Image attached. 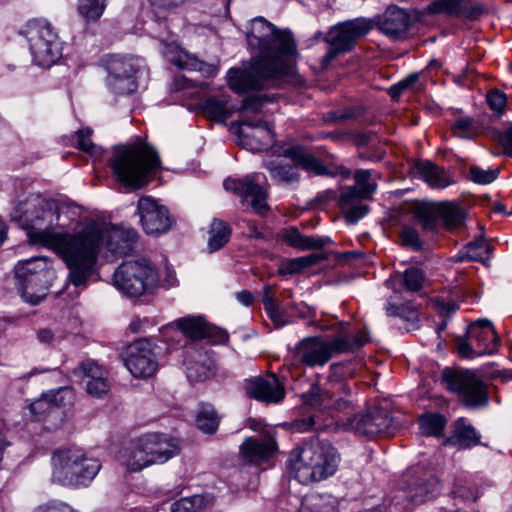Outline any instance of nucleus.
Here are the masks:
<instances>
[{"label": "nucleus", "instance_id": "nucleus-12", "mask_svg": "<svg viewBox=\"0 0 512 512\" xmlns=\"http://www.w3.org/2000/svg\"><path fill=\"white\" fill-rule=\"evenodd\" d=\"M442 379L447 388L456 393L466 406L478 408L487 405V385L473 371L445 368Z\"/></svg>", "mask_w": 512, "mask_h": 512}, {"label": "nucleus", "instance_id": "nucleus-38", "mask_svg": "<svg viewBox=\"0 0 512 512\" xmlns=\"http://www.w3.org/2000/svg\"><path fill=\"white\" fill-rule=\"evenodd\" d=\"M438 215L448 229L459 228L464 224L463 210L453 203H442L438 206Z\"/></svg>", "mask_w": 512, "mask_h": 512}, {"label": "nucleus", "instance_id": "nucleus-42", "mask_svg": "<svg viewBox=\"0 0 512 512\" xmlns=\"http://www.w3.org/2000/svg\"><path fill=\"white\" fill-rule=\"evenodd\" d=\"M262 302L268 317L275 324V326H284L286 321L283 319L280 307L273 296V287L271 285L264 286Z\"/></svg>", "mask_w": 512, "mask_h": 512}, {"label": "nucleus", "instance_id": "nucleus-20", "mask_svg": "<svg viewBox=\"0 0 512 512\" xmlns=\"http://www.w3.org/2000/svg\"><path fill=\"white\" fill-rule=\"evenodd\" d=\"M372 22L366 18H356L341 22L330 29L326 41L336 45L338 50L350 51L357 40L372 29Z\"/></svg>", "mask_w": 512, "mask_h": 512}, {"label": "nucleus", "instance_id": "nucleus-53", "mask_svg": "<svg viewBox=\"0 0 512 512\" xmlns=\"http://www.w3.org/2000/svg\"><path fill=\"white\" fill-rule=\"evenodd\" d=\"M419 74L418 73H412L396 83L395 85L391 86L389 89V95L392 99L396 100L399 98V96L406 90L412 89L414 85L418 82Z\"/></svg>", "mask_w": 512, "mask_h": 512}, {"label": "nucleus", "instance_id": "nucleus-49", "mask_svg": "<svg viewBox=\"0 0 512 512\" xmlns=\"http://www.w3.org/2000/svg\"><path fill=\"white\" fill-rule=\"evenodd\" d=\"M92 130L90 128L80 129L76 133L77 148L91 156L99 157L102 152L99 147L91 141Z\"/></svg>", "mask_w": 512, "mask_h": 512}, {"label": "nucleus", "instance_id": "nucleus-18", "mask_svg": "<svg viewBox=\"0 0 512 512\" xmlns=\"http://www.w3.org/2000/svg\"><path fill=\"white\" fill-rule=\"evenodd\" d=\"M258 175H249L242 179L228 178L223 186L227 191H232L242 198L258 215H265L269 210L267 205V191L258 183Z\"/></svg>", "mask_w": 512, "mask_h": 512}, {"label": "nucleus", "instance_id": "nucleus-22", "mask_svg": "<svg viewBox=\"0 0 512 512\" xmlns=\"http://www.w3.org/2000/svg\"><path fill=\"white\" fill-rule=\"evenodd\" d=\"M73 374L85 384L87 393L92 397L101 398L110 389L107 370L94 360L82 361Z\"/></svg>", "mask_w": 512, "mask_h": 512}, {"label": "nucleus", "instance_id": "nucleus-21", "mask_svg": "<svg viewBox=\"0 0 512 512\" xmlns=\"http://www.w3.org/2000/svg\"><path fill=\"white\" fill-rule=\"evenodd\" d=\"M393 420L389 413L382 408H372L365 414L356 415L350 422L354 432L360 436L369 438L380 434H392Z\"/></svg>", "mask_w": 512, "mask_h": 512}, {"label": "nucleus", "instance_id": "nucleus-13", "mask_svg": "<svg viewBox=\"0 0 512 512\" xmlns=\"http://www.w3.org/2000/svg\"><path fill=\"white\" fill-rule=\"evenodd\" d=\"M47 260L44 257H32L21 260L15 266V276L19 281L22 298L32 304L40 303L47 292Z\"/></svg>", "mask_w": 512, "mask_h": 512}, {"label": "nucleus", "instance_id": "nucleus-14", "mask_svg": "<svg viewBox=\"0 0 512 512\" xmlns=\"http://www.w3.org/2000/svg\"><path fill=\"white\" fill-rule=\"evenodd\" d=\"M179 332L193 341L207 339L213 344H221L228 340V333L224 329L206 322L200 316L179 318L161 329L164 337Z\"/></svg>", "mask_w": 512, "mask_h": 512}, {"label": "nucleus", "instance_id": "nucleus-10", "mask_svg": "<svg viewBox=\"0 0 512 512\" xmlns=\"http://www.w3.org/2000/svg\"><path fill=\"white\" fill-rule=\"evenodd\" d=\"M264 101L259 96H250L244 99L239 110V135L241 141L251 150H263L274 141L271 125L257 115L260 113Z\"/></svg>", "mask_w": 512, "mask_h": 512}, {"label": "nucleus", "instance_id": "nucleus-16", "mask_svg": "<svg viewBox=\"0 0 512 512\" xmlns=\"http://www.w3.org/2000/svg\"><path fill=\"white\" fill-rule=\"evenodd\" d=\"M440 488V482L435 475L421 467H413L403 476L404 497L414 504L433 498Z\"/></svg>", "mask_w": 512, "mask_h": 512}, {"label": "nucleus", "instance_id": "nucleus-23", "mask_svg": "<svg viewBox=\"0 0 512 512\" xmlns=\"http://www.w3.org/2000/svg\"><path fill=\"white\" fill-rule=\"evenodd\" d=\"M153 464H162L180 451L177 439L160 433H150L138 439Z\"/></svg>", "mask_w": 512, "mask_h": 512}, {"label": "nucleus", "instance_id": "nucleus-36", "mask_svg": "<svg viewBox=\"0 0 512 512\" xmlns=\"http://www.w3.org/2000/svg\"><path fill=\"white\" fill-rule=\"evenodd\" d=\"M417 169L421 178L433 188H445L450 184L445 171L431 162H421Z\"/></svg>", "mask_w": 512, "mask_h": 512}, {"label": "nucleus", "instance_id": "nucleus-33", "mask_svg": "<svg viewBox=\"0 0 512 512\" xmlns=\"http://www.w3.org/2000/svg\"><path fill=\"white\" fill-rule=\"evenodd\" d=\"M171 62L180 69L198 71L206 77L213 76L216 71L213 65L199 60L196 56L186 51H180L175 58L171 59Z\"/></svg>", "mask_w": 512, "mask_h": 512}, {"label": "nucleus", "instance_id": "nucleus-61", "mask_svg": "<svg viewBox=\"0 0 512 512\" xmlns=\"http://www.w3.org/2000/svg\"><path fill=\"white\" fill-rule=\"evenodd\" d=\"M302 270L299 258H294L289 260L287 263L283 264L279 270L278 273L280 275H287V274H296L299 273Z\"/></svg>", "mask_w": 512, "mask_h": 512}, {"label": "nucleus", "instance_id": "nucleus-55", "mask_svg": "<svg viewBox=\"0 0 512 512\" xmlns=\"http://www.w3.org/2000/svg\"><path fill=\"white\" fill-rule=\"evenodd\" d=\"M358 202H354L353 204H347V206L340 205L342 210L344 211L345 218L349 223H356L359 219L363 218L368 213V206L357 204Z\"/></svg>", "mask_w": 512, "mask_h": 512}, {"label": "nucleus", "instance_id": "nucleus-35", "mask_svg": "<svg viewBox=\"0 0 512 512\" xmlns=\"http://www.w3.org/2000/svg\"><path fill=\"white\" fill-rule=\"evenodd\" d=\"M446 442L449 445L465 449L476 445L479 442V436L472 426L457 423Z\"/></svg>", "mask_w": 512, "mask_h": 512}, {"label": "nucleus", "instance_id": "nucleus-51", "mask_svg": "<svg viewBox=\"0 0 512 512\" xmlns=\"http://www.w3.org/2000/svg\"><path fill=\"white\" fill-rule=\"evenodd\" d=\"M399 236L403 246L409 247L415 251H421L423 249V242L415 228L411 226H403Z\"/></svg>", "mask_w": 512, "mask_h": 512}, {"label": "nucleus", "instance_id": "nucleus-34", "mask_svg": "<svg viewBox=\"0 0 512 512\" xmlns=\"http://www.w3.org/2000/svg\"><path fill=\"white\" fill-rule=\"evenodd\" d=\"M123 458L124 464L133 472L141 471L142 469L153 465L139 440L135 441L132 446L125 451Z\"/></svg>", "mask_w": 512, "mask_h": 512}, {"label": "nucleus", "instance_id": "nucleus-26", "mask_svg": "<svg viewBox=\"0 0 512 512\" xmlns=\"http://www.w3.org/2000/svg\"><path fill=\"white\" fill-rule=\"evenodd\" d=\"M467 335L476 345V353L490 355L497 351L499 337L493 324L487 319L477 320L467 330Z\"/></svg>", "mask_w": 512, "mask_h": 512}, {"label": "nucleus", "instance_id": "nucleus-62", "mask_svg": "<svg viewBox=\"0 0 512 512\" xmlns=\"http://www.w3.org/2000/svg\"><path fill=\"white\" fill-rule=\"evenodd\" d=\"M36 338L43 345H52L57 339L55 333L49 328H41L36 333Z\"/></svg>", "mask_w": 512, "mask_h": 512}, {"label": "nucleus", "instance_id": "nucleus-4", "mask_svg": "<svg viewBox=\"0 0 512 512\" xmlns=\"http://www.w3.org/2000/svg\"><path fill=\"white\" fill-rule=\"evenodd\" d=\"M339 462L340 456L329 441L314 439L290 452L287 467L300 483L310 484L334 475Z\"/></svg>", "mask_w": 512, "mask_h": 512}, {"label": "nucleus", "instance_id": "nucleus-63", "mask_svg": "<svg viewBox=\"0 0 512 512\" xmlns=\"http://www.w3.org/2000/svg\"><path fill=\"white\" fill-rule=\"evenodd\" d=\"M294 428L298 430L299 432H306L309 430H317L319 429L318 426H316L315 418L314 416H309L308 418L300 419L295 421Z\"/></svg>", "mask_w": 512, "mask_h": 512}, {"label": "nucleus", "instance_id": "nucleus-52", "mask_svg": "<svg viewBox=\"0 0 512 512\" xmlns=\"http://www.w3.org/2000/svg\"><path fill=\"white\" fill-rule=\"evenodd\" d=\"M424 275L421 270L417 268H409L404 273V285L407 290L416 292L422 288Z\"/></svg>", "mask_w": 512, "mask_h": 512}, {"label": "nucleus", "instance_id": "nucleus-45", "mask_svg": "<svg viewBox=\"0 0 512 512\" xmlns=\"http://www.w3.org/2000/svg\"><path fill=\"white\" fill-rule=\"evenodd\" d=\"M452 494L463 502L475 501L479 497L478 489L464 477H457L455 479Z\"/></svg>", "mask_w": 512, "mask_h": 512}, {"label": "nucleus", "instance_id": "nucleus-11", "mask_svg": "<svg viewBox=\"0 0 512 512\" xmlns=\"http://www.w3.org/2000/svg\"><path fill=\"white\" fill-rule=\"evenodd\" d=\"M157 275L156 268L147 259L129 260L115 270L113 283L127 296L138 297L155 285Z\"/></svg>", "mask_w": 512, "mask_h": 512}, {"label": "nucleus", "instance_id": "nucleus-47", "mask_svg": "<svg viewBox=\"0 0 512 512\" xmlns=\"http://www.w3.org/2000/svg\"><path fill=\"white\" fill-rule=\"evenodd\" d=\"M499 173V168L482 169L479 166L471 165L468 169V179L476 184L487 185L494 182Z\"/></svg>", "mask_w": 512, "mask_h": 512}, {"label": "nucleus", "instance_id": "nucleus-37", "mask_svg": "<svg viewBox=\"0 0 512 512\" xmlns=\"http://www.w3.org/2000/svg\"><path fill=\"white\" fill-rule=\"evenodd\" d=\"M230 227L222 220L214 219L210 225L208 248L211 252L221 249L229 240Z\"/></svg>", "mask_w": 512, "mask_h": 512}, {"label": "nucleus", "instance_id": "nucleus-6", "mask_svg": "<svg viewBox=\"0 0 512 512\" xmlns=\"http://www.w3.org/2000/svg\"><path fill=\"white\" fill-rule=\"evenodd\" d=\"M52 481L64 486H87L99 473L101 463L78 448L56 450L51 458Z\"/></svg>", "mask_w": 512, "mask_h": 512}, {"label": "nucleus", "instance_id": "nucleus-28", "mask_svg": "<svg viewBox=\"0 0 512 512\" xmlns=\"http://www.w3.org/2000/svg\"><path fill=\"white\" fill-rule=\"evenodd\" d=\"M376 24L385 35L391 38H399L407 32L410 18L403 9L389 7L383 15L378 17Z\"/></svg>", "mask_w": 512, "mask_h": 512}, {"label": "nucleus", "instance_id": "nucleus-19", "mask_svg": "<svg viewBox=\"0 0 512 512\" xmlns=\"http://www.w3.org/2000/svg\"><path fill=\"white\" fill-rule=\"evenodd\" d=\"M124 362L135 378L147 379L153 376L158 368L153 346L146 339L138 340L129 346Z\"/></svg>", "mask_w": 512, "mask_h": 512}, {"label": "nucleus", "instance_id": "nucleus-29", "mask_svg": "<svg viewBox=\"0 0 512 512\" xmlns=\"http://www.w3.org/2000/svg\"><path fill=\"white\" fill-rule=\"evenodd\" d=\"M138 233L133 228L115 227L108 234L107 247L117 255H126L136 242Z\"/></svg>", "mask_w": 512, "mask_h": 512}, {"label": "nucleus", "instance_id": "nucleus-5", "mask_svg": "<svg viewBox=\"0 0 512 512\" xmlns=\"http://www.w3.org/2000/svg\"><path fill=\"white\" fill-rule=\"evenodd\" d=\"M347 324H341V330L331 341L321 337H307L295 346V356L298 361L308 367L324 366L335 354L354 351L364 346L368 341L365 331L353 334L346 329Z\"/></svg>", "mask_w": 512, "mask_h": 512}, {"label": "nucleus", "instance_id": "nucleus-48", "mask_svg": "<svg viewBox=\"0 0 512 512\" xmlns=\"http://www.w3.org/2000/svg\"><path fill=\"white\" fill-rule=\"evenodd\" d=\"M454 136L470 139L477 133L475 122L470 117H461L455 120L451 126Z\"/></svg>", "mask_w": 512, "mask_h": 512}, {"label": "nucleus", "instance_id": "nucleus-8", "mask_svg": "<svg viewBox=\"0 0 512 512\" xmlns=\"http://www.w3.org/2000/svg\"><path fill=\"white\" fill-rule=\"evenodd\" d=\"M355 375V367L351 362L335 363L330 366V373L325 387L317 384L311 386L310 390L302 395L304 404L312 407H331L333 404L337 409L348 406V401L343 395L350 392L347 383L348 379Z\"/></svg>", "mask_w": 512, "mask_h": 512}, {"label": "nucleus", "instance_id": "nucleus-9", "mask_svg": "<svg viewBox=\"0 0 512 512\" xmlns=\"http://www.w3.org/2000/svg\"><path fill=\"white\" fill-rule=\"evenodd\" d=\"M29 43L34 62L41 67H50L61 57L62 48L57 32L44 19L28 21L19 31Z\"/></svg>", "mask_w": 512, "mask_h": 512}, {"label": "nucleus", "instance_id": "nucleus-58", "mask_svg": "<svg viewBox=\"0 0 512 512\" xmlns=\"http://www.w3.org/2000/svg\"><path fill=\"white\" fill-rule=\"evenodd\" d=\"M487 101L492 110L502 112L506 105V96L498 90L491 91L487 95Z\"/></svg>", "mask_w": 512, "mask_h": 512}, {"label": "nucleus", "instance_id": "nucleus-30", "mask_svg": "<svg viewBox=\"0 0 512 512\" xmlns=\"http://www.w3.org/2000/svg\"><path fill=\"white\" fill-rule=\"evenodd\" d=\"M202 114L213 121L225 122L234 112L227 96H212L200 106Z\"/></svg>", "mask_w": 512, "mask_h": 512}, {"label": "nucleus", "instance_id": "nucleus-17", "mask_svg": "<svg viewBox=\"0 0 512 512\" xmlns=\"http://www.w3.org/2000/svg\"><path fill=\"white\" fill-rule=\"evenodd\" d=\"M140 224L148 235L158 236L168 232L173 224L169 210L150 196H143L137 203Z\"/></svg>", "mask_w": 512, "mask_h": 512}, {"label": "nucleus", "instance_id": "nucleus-54", "mask_svg": "<svg viewBox=\"0 0 512 512\" xmlns=\"http://www.w3.org/2000/svg\"><path fill=\"white\" fill-rule=\"evenodd\" d=\"M485 11V6L481 3H472L470 0H461L459 17L474 20L480 17Z\"/></svg>", "mask_w": 512, "mask_h": 512}, {"label": "nucleus", "instance_id": "nucleus-46", "mask_svg": "<svg viewBox=\"0 0 512 512\" xmlns=\"http://www.w3.org/2000/svg\"><path fill=\"white\" fill-rule=\"evenodd\" d=\"M461 0H434L427 7L428 14H445L459 17Z\"/></svg>", "mask_w": 512, "mask_h": 512}, {"label": "nucleus", "instance_id": "nucleus-39", "mask_svg": "<svg viewBox=\"0 0 512 512\" xmlns=\"http://www.w3.org/2000/svg\"><path fill=\"white\" fill-rule=\"evenodd\" d=\"M413 216L419 222L424 231L430 232L437 228L438 207L427 204H418L413 209Z\"/></svg>", "mask_w": 512, "mask_h": 512}, {"label": "nucleus", "instance_id": "nucleus-24", "mask_svg": "<svg viewBox=\"0 0 512 512\" xmlns=\"http://www.w3.org/2000/svg\"><path fill=\"white\" fill-rule=\"evenodd\" d=\"M378 179L380 174L372 170L359 169L354 173L355 184L345 187L339 196V205L347 206L369 199L375 192L377 184L371 178Z\"/></svg>", "mask_w": 512, "mask_h": 512}, {"label": "nucleus", "instance_id": "nucleus-31", "mask_svg": "<svg viewBox=\"0 0 512 512\" xmlns=\"http://www.w3.org/2000/svg\"><path fill=\"white\" fill-rule=\"evenodd\" d=\"M186 374L190 382H199L208 379L212 375V361L202 352L185 360Z\"/></svg>", "mask_w": 512, "mask_h": 512}, {"label": "nucleus", "instance_id": "nucleus-32", "mask_svg": "<svg viewBox=\"0 0 512 512\" xmlns=\"http://www.w3.org/2000/svg\"><path fill=\"white\" fill-rule=\"evenodd\" d=\"M282 239L299 250L322 249L327 243L326 238L302 235L297 228L293 227L283 232Z\"/></svg>", "mask_w": 512, "mask_h": 512}, {"label": "nucleus", "instance_id": "nucleus-1", "mask_svg": "<svg viewBox=\"0 0 512 512\" xmlns=\"http://www.w3.org/2000/svg\"><path fill=\"white\" fill-rule=\"evenodd\" d=\"M59 218L57 210L40 197L22 204L20 221L30 241L55 251L69 269L71 283L85 285L96 270L103 246L102 232L95 227H85L74 234L55 232Z\"/></svg>", "mask_w": 512, "mask_h": 512}, {"label": "nucleus", "instance_id": "nucleus-64", "mask_svg": "<svg viewBox=\"0 0 512 512\" xmlns=\"http://www.w3.org/2000/svg\"><path fill=\"white\" fill-rule=\"evenodd\" d=\"M438 312L441 315L448 316L458 309V305L454 301H440L435 302Z\"/></svg>", "mask_w": 512, "mask_h": 512}, {"label": "nucleus", "instance_id": "nucleus-3", "mask_svg": "<svg viewBox=\"0 0 512 512\" xmlns=\"http://www.w3.org/2000/svg\"><path fill=\"white\" fill-rule=\"evenodd\" d=\"M109 166L120 183L140 189L152 179L154 171L160 166V159L152 146L138 140L133 144L114 147Z\"/></svg>", "mask_w": 512, "mask_h": 512}, {"label": "nucleus", "instance_id": "nucleus-25", "mask_svg": "<svg viewBox=\"0 0 512 512\" xmlns=\"http://www.w3.org/2000/svg\"><path fill=\"white\" fill-rule=\"evenodd\" d=\"M244 388L248 396L267 403H278L285 396L284 387L274 374L248 379Z\"/></svg>", "mask_w": 512, "mask_h": 512}, {"label": "nucleus", "instance_id": "nucleus-44", "mask_svg": "<svg viewBox=\"0 0 512 512\" xmlns=\"http://www.w3.org/2000/svg\"><path fill=\"white\" fill-rule=\"evenodd\" d=\"M446 419L440 414H426L420 418L422 434L439 437L442 435Z\"/></svg>", "mask_w": 512, "mask_h": 512}, {"label": "nucleus", "instance_id": "nucleus-60", "mask_svg": "<svg viewBox=\"0 0 512 512\" xmlns=\"http://www.w3.org/2000/svg\"><path fill=\"white\" fill-rule=\"evenodd\" d=\"M72 399L73 395L70 389H60L53 395V399H51V402H53V406L51 408L65 406L67 404L65 401H68V404H71Z\"/></svg>", "mask_w": 512, "mask_h": 512}, {"label": "nucleus", "instance_id": "nucleus-56", "mask_svg": "<svg viewBox=\"0 0 512 512\" xmlns=\"http://www.w3.org/2000/svg\"><path fill=\"white\" fill-rule=\"evenodd\" d=\"M300 512H339L334 501H319L313 503L311 506L303 504L300 508Z\"/></svg>", "mask_w": 512, "mask_h": 512}, {"label": "nucleus", "instance_id": "nucleus-15", "mask_svg": "<svg viewBox=\"0 0 512 512\" xmlns=\"http://www.w3.org/2000/svg\"><path fill=\"white\" fill-rule=\"evenodd\" d=\"M139 65L129 56L111 55L106 61L107 84L115 93L131 94L137 89L135 75Z\"/></svg>", "mask_w": 512, "mask_h": 512}, {"label": "nucleus", "instance_id": "nucleus-40", "mask_svg": "<svg viewBox=\"0 0 512 512\" xmlns=\"http://www.w3.org/2000/svg\"><path fill=\"white\" fill-rule=\"evenodd\" d=\"M492 250L493 247L488 244L483 237H480L479 239L471 241L465 246V252L460 257V259L484 262L489 258Z\"/></svg>", "mask_w": 512, "mask_h": 512}, {"label": "nucleus", "instance_id": "nucleus-2", "mask_svg": "<svg viewBox=\"0 0 512 512\" xmlns=\"http://www.w3.org/2000/svg\"><path fill=\"white\" fill-rule=\"evenodd\" d=\"M246 38L249 47L258 54L247 67L229 70V87L243 93L277 86L290 73L291 63L298 54L292 33L257 17L251 21Z\"/></svg>", "mask_w": 512, "mask_h": 512}, {"label": "nucleus", "instance_id": "nucleus-59", "mask_svg": "<svg viewBox=\"0 0 512 512\" xmlns=\"http://www.w3.org/2000/svg\"><path fill=\"white\" fill-rule=\"evenodd\" d=\"M34 512H76L69 505L61 502H49L40 505Z\"/></svg>", "mask_w": 512, "mask_h": 512}, {"label": "nucleus", "instance_id": "nucleus-41", "mask_svg": "<svg viewBox=\"0 0 512 512\" xmlns=\"http://www.w3.org/2000/svg\"><path fill=\"white\" fill-rule=\"evenodd\" d=\"M107 0H79L77 11L86 22H96L106 8Z\"/></svg>", "mask_w": 512, "mask_h": 512}, {"label": "nucleus", "instance_id": "nucleus-7", "mask_svg": "<svg viewBox=\"0 0 512 512\" xmlns=\"http://www.w3.org/2000/svg\"><path fill=\"white\" fill-rule=\"evenodd\" d=\"M282 155L289 158L294 162L295 166L275 164L269 162L266 164V168L270 172L272 179L277 182L292 184L299 180V174L297 167L314 173L315 175H327L335 177L336 175H342L344 177L350 176V171L344 167H338L330 169L319 161L312 153L306 148L300 145L289 146L282 150Z\"/></svg>", "mask_w": 512, "mask_h": 512}, {"label": "nucleus", "instance_id": "nucleus-43", "mask_svg": "<svg viewBox=\"0 0 512 512\" xmlns=\"http://www.w3.org/2000/svg\"><path fill=\"white\" fill-rule=\"evenodd\" d=\"M196 425L204 433H215L219 425V418L215 410L210 406L201 407L196 417Z\"/></svg>", "mask_w": 512, "mask_h": 512}, {"label": "nucleus", "instance_id": "nucleus-27", "mask_svg": "<svg viewBox=\"0 0 512 512\" xmlns=\"http://www.w3.org/2000/svg\"><path fill=\"white\" fill-rule=\"evenodd\" d=\"M277 450V444L271 435L248 437L240 446L242 459L251 464L267 460Z\"/></svg>", "mask_w": 512, "mask_h": 512}, {"label": "nucleus", "instance_id": "nucleus-57", "mask_svg": "<svg viewBox=\"0 0 512 512\" xmlns=\"http://www.w3.org/2000/svg\"><path fill=\"white\" fill-rule=\"evenodd\" d=\"M457 350L462 357L466 358H473L479 355L476 353L477 349L474 341H471L468 335L466 339H458Z\"/></svg>", "mask_w": 512, "mask_h": 512}, {"label": "nucleus", "instance_id": "nucleus-50", "mask_svg": "<svg viewBox=\"0 0 512 512\" xmlns=\"http://www.w3.org/2000/svg\"><path fill=\"white\" fill-rule=\"evenodd\" d=\"M204 505V499L200 495L182 498L171 505V512H198Z\"/></svg>", "mask_w": 512, "mask_h": 512}]
</instances>
